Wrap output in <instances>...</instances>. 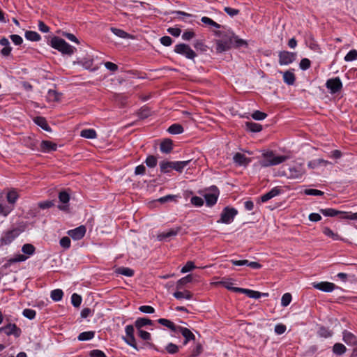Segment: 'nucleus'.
<instances>
[{
	"mask_svg": "<svg viewBox=\"0 0 357 357\" xmlns=\"http://www.w3.org/2000/svg\"><path fill=\"white\" fill-rule=\"evenodd\" d=\"M320 212L325 216L333 217L337 215L342 216V213L343 211H337L333 208H326L320 209Z\"/></svg>",
	"mask_w": 357,
	"mask_h": 357,
	"instance_id": "nucleus-33",
	"label": "nucleus"
},
{
	"mask_svg": "<svg viewBox=\"0 0 357 357\" xmlns=\"http://www.w3.org/2000/svg\"><path fill=\"white\" fill-rule=\"evenodd\" d=\"M71 301H72V304L75 306V307H79L81 304V302H82V297L77 294H73L71 296Z\"/></svg>",
	"mask_w": 357,
	"mask_h": 357,
	"instance_id": "nucleus-57",
	"label": "nucleus"
},
{
	"mask_svg": "<svg viewBox=\"0 0 357 357\" xmlns=\"http://www.w3.org/2000/svg\"><path fill=\"white\" fill-rule=\"evenodd\" d=\"M232 47V41L231 36L224 38L222 40H218L216 41V52L222 53L229 50Z\"/></svg>",
	"mask_w": 357,
	"mask_h": 357,
	"instance_id": "nucleus-8",
	"label": "nucleus"
},
{
	"mask_svg": "<svg viewBox=\"0 0 357 357\" xmlns=\"http://www.w3.org/2000/svg\"><path fill=\"white\" fill-rule=\"evenodd\" d=\"M16 236L15 230L8 231L1 237V241L5 245L10 244L15 238Z\"/></svg>",
	"mask_w": 357,
	"mask_h": 357,
	"instance_id": "nucleus-22",
	"label": "nucleus"
},
{
	"mask_svg": "<svg viewBox=\"0 0 357 357\" xmlns=\"http://www.w3.org/2000/svg\"><path fill=\"white\" fill-rule=\"evenodd\" d=\"M263 159L259 162L264 167L279 165L287 160L284 155H275L273 151H267L262 154Z\"/></svg>",
	"mask_w": 357,
	"mask_h": 357,
	"instance_id": "nucleus-1",
	"label": "nucleus"
},
{
	"mask_svg": "<svg viewBox=\"0 0 357 357\" xmlns=\"http://www.w3.org/2000/svg\"><path fill=\"white\" fill-rule=\"evenodd\" d=\"M36 314V311L32 309H24L22 312V314L29 319H34Z\"/></svg>",
	"mask_w": 357,
	"mask_h": 357,
	"instance_id": "nucleus-59",
	"label": "nucleus"
},
{
	"mask_svg": "<svg viewBox=\"0 0 357 357\" xmlns=\"http://www.w3.org/2000/svg\"><path fill=\"white\" fill-rule=\"evenodd\" d=\"M314 288L324 292H331L335 289V284L329 282H321L312 283Z\"/></svg>",
	"mask_w": 357,
	"mask_h": 357,
	"instance_id": "nucleus-12",
	"label": "nucleus"
},
{
	"mask_svg": "<svg viewBox=\"0 0 357 357\" xmlns=\"http://www.w3.org/2000/svg\"><path fill=\"white\" fill-rule=\"evenodd\" d=\"M177 331L185 337L184 344H186L190 340H194L195 338V335L187 328L178 326Z\"/></svg>",
	"mask_w": 357,
	"mask_h": 357,
	"instance_id": "nucleus-16",
	"label": "nucleus"
},
{
	"mask_svg": "<svg viewBox=\"0 0 357 357\" xmlns=\"http://www.w3.org/2000/svg\"><path fill=\"white\" fill-rule=\"evenodd\" d=\"M146 165L149 167H154L157 165V158L153 155H149L145 161Z\"/></svg>",
	"mask_w": 357,
	"mask_h": 357,
	"instance_id": "nucleus-55",
	"label": "nucleus"
},
{
	"mask_svg": "<svg viewBox=\"0 0 357 357\" xmlns=\"http://www.w3.org/2000/svg\"><path fill=\"white\" fill-rule=\"evenodd\" d=\"M158 323L161 325L167 327L172 331H176L178 329V326H176L175 324L169 319L161 318L158 320Z\"/></svg>",
	"mask_w": 357,
	"mask_h": 357,
	"instance_id": "nucleus-25",
	"label": "nucleus"
},
{
	"mask_svg": "<svg viewBox=\"0 0 357 357\" xmlns=\"http://www.w3.org/2000/svg\"><path fill=\"white\" fill-rule=\"evenodd\" d=\"M281 193V190L277 187L273 188L271 190L264 194L261 197V200L262 202H266L268 200L273 198L274 197L280 195Z\"/></svg>",
	"mask_w": 357,
	"mask_h": 357,
	"instance_id": "nucleus-19",
	"label": "nucleus"
},
{
	"mask_svg": "<svg viewBox=\"0 0 357 357\" xmlns=\"http://www.w3.org/2000/svg\"><path fill=\"white\" fill-rule=\"evenodd\" d=\"M192 280V278L191 275H188L187 276L182 278L181 279L178 280V282H176V289H181L182 287L190 282Z\"/></svg>",
	"mask_w": 357,
	"mask_h": 357,
	"instance_id": "nucleus-42",
	"label": "nucleus"
},
{
	"mask_svg": "<svg viewBox=\"0 0 357 357\" xmlns=\"http://www.w3.org/2000/svg\"><path fill=\"white\" fill-rule=\"evenodd\" d=\"M231 40L232 41V47H239L241 46H248V43L245 40L238 38V36L233 35L231 36Z\"/></svg>",
	"mask_w": 357,
	"mask_h": 357,
	"instance_id": "nucleus-30",
	"label": "nucleus"
},
{
	"mask_svg": "<svg viewBox=\"0 0 357 357\" xmlns=\"http://www.w3.org/2000/svg\"><path fill=\"white\" fill-rule=\"evenodd\" d=\"M174 52L178 54L185 56L188 59H193L196 57V53L191 49V47L186 44L180 43L174 47Z\"/></svg>",
	"mask_w": 357,
	"mask_h": 357,
	"instance_id": "nucleus-3",
	"label": "nucleus"
},
{
	"mask_svg": "<svg viewBox=\"0 0 357 357\" xmlns=\"http://www.w3.org/2000/svg\"><path fill=\"white\" fill-rule=\"evenodd\" d=\"M234 292H241L245 294H246L250 298H259L261 296H267L268 293H261L259 291L250 290L248 289H243V288H236L234 289Z\"/></svg>",
	"mask_w": 357,
	"mask_h": 357,
	"instance_id": "nucleus-13",
	"label": "nucleus"
},
{
	"mask_svg": "<svg viewBox=\"0 0 357 357\" xmlns=\"http://www.w3.org/2000/svg\"><path fill=\"white\" fill-rule=\"evenodd\" d=\"M160 149L162 153H170L172 150V141L169 139H165L161 142Z\"/></svg>",
	"mask_w": 357,
	"mask_h": 357,
	"instance_id": "nucleus-24",
	"label": "nucleus"
},
{
	"mask_svg": "<svg viewBox=\"0 0 357 357\" xmlns=\"http://www.w3.org/2000/svg\"><path fill=\"white\" fill-rule=\"evenodd\" d=\"M40 148L43 152H50L56 151L57 145L52 142L44 140L41 142Z\"/></svg>",
	"mask_w": 357,
	"mask_h": 357,
	"instance_id": "nucleus-21",
	"label": "nucleus"
},
{
	"mask_svg": "<svg viewBox=\"0 0 357 357\" xmlns=\"http://www.w3.org/2000/svg\"><path fill=\"white\" fill-rule=\"evenodd\" d=\"M60 245L62 248L68 249L70 247V239L68 236H64L60 240Z\"/></svg>",
	"mask_w": 357,
	"mask_h": 357,
	"instance_id": "nucleus-62",
	"label": "nucleus"
},
{
	"mask_svg": "<svg viewBox=\"0 0 357 357\" xmlns=\"http://www.w3.org/2000/svg\"><path fill=\"white\" fill-rule=\"evenodd\" d=\"M194 47L196 50L201 52H206L207 50V46L201 40H197L194 43Z\"/></svg>",
	"mask_w": 357,
	"mask_h": 357,
	"instance_id": "nucleus-50",
	"label": "nucleus"
},
{
	"mask_svg": "<svg viewBox=\"0 0 357 357\" xmlns=\"http://www.w3.org/2000/svg\"><path fill=\"white\" fill-rule=\"evenodd\" d=\"M190 162V160L174 162L173 169L181 172Z\"/></svg>",
	"mask_w": 357,
	"mask_h": 357,
	"instance_id": "nucleus-39",
	"label": "nucleus"
},
{
	"mask_svg": "<svg viewBox=\"0 0 357 357\" xmlns=\"http://www.w3.org/2000/svg\"><path fill=\"white\" fill-rule=\"evenodd\" d=\"M267 116V114L264 112H262L261 111H259V110H257V111H255L252 114V117L255 119V120H258V121H261V120H263Z\"/></svg>",
	"mask_w": 357,
	"mask_h": 357,
	"instance_id": "nucleus-53",
	"label": "nucleus"
},
{
	"mask_svg": "<svg viewBox=\"0 0 357 357\" xmlns=\"http://www.w3.org/2000/svg\"><path fill=\"white\" fill-rule=\"evenodd\" d=\"M115 273L127 277H132L134 275V271L128 267H119L115 270Z\"/></svg>",
	"mask_w": 357,
	"mask_h": 357,
	"instance_id": "nucleus-27",
	"label": "nucleus"
},
{
	"mask_svg": "<svg viewBox=\"0 0 357 357\" xmlns=\"http://www.w3.org/2000/svg\"><path fill=\"white\" fill-rule=\"evenodd\" d=\"M126 336L123 337V340L130 347L136 351H139L137 345L136 339L134 335V326L132 325H128L125 328Z\"/></svg>",
	"mask_w": 357,
	"mask_h": 357,
	"instance_id": "nucleus-4",
	"label": "nucleus"
},
{
	"mask_svg": "<svg viewBox=\"0 0 357 357\" xmlns=\"http://www.w3.org/2000/svg\"><path fill=\"white\" fill-rule=\"evenodd\" d=\"M95 333L93 331H87L81 333L78 336V340L80 341H85L93 338Z\"/></svg>",
	"mask_w": 357,
	"mask_h": 357,
	"instance_id": "nucleus-43",
	"label": "nucleus"
},
{
	"mask_svg": "<svg viewBox=\"0 0 357 357\" xmlns=\"http://www.w3.org/2000/svg\"><path fill=\"white\" fill-rule=\"evenodd\" d=\"M36 250L35 247L30 243L24 244L22 248V251L24 255H27L29 256L34 254Z\"/></svg>",
	"mask_w": 357,
	"mask_h": 357,
	"instance_id": "nucleus-40",
	"label": "nucleus"
},
{
	"mask_svg": "<svg viewBox=\"0 0 357 357\" xmlns=\"http://www.w3.org/2000/svg\"><path fill=\"white\" fill-rule=\"evenodd\" d=\"M326 88L330 91L331 93H336L342 88V83L339 77L329 79L326 83Z\"/></svg>",
	"mask_w": 357,
	"mask_h": 357,
	"instance_id": "nucleus-7",
	"label": "nucleus"
},
{
	"mask_svg": "<svg viewBox=\"0 0 357 357\" xmlns=\"http://www.w3.org/2000/svg\"><path fill=\"white\" fill-rule=\"evenodd\" d=\"M61 95L54 90H49L46 96L48 102H57L60 100Z\"/></svg>",
	"mask_w": 357,
	"mask_h": 357,
	"instance_id": "nucleus-26",
	"label": "nucleus"
},
{
	"mask_svg": "<svg viewBox=\"0 0 357 357\" xmlns=\"http://www.w3.org/2000/svg\"><path fill=\"white\" fill-rule=\"evenodd\" d=\"M328 165H331V162L328 160L319 158L309 161L307 163V167L310 169H316L319 166H327Z\"/></svg>",
	"mask_w": 357,
	"mask_h": 357,
	"instance_id": "nucleus-20",
	"label": "nucleus"
},
{
	"mask_svg": "<svg viewBox=\"0 0 357 357\" xmlns=\"http://www.w3.org/2000/svg\"><path fill=\"white\" fill-rule=\"evenodd\" d=\"M59 201L63 204H68L70 200V195L65 191L60 192L59 194Z\"/></svg>",
	"mask_w": 357,
	"mask_h": 357,
	"instance_id": "nucleus-54",
	"label": "nucleus"
},
{
	"mask_svg": "<svg viewBox=\"0 0 357 357\" xmlns=\"http://www.w3.org/2000/svg\"><path fill=\"white\" fill-rule=\"evenodd\" d=\"M304 192L307 195H313V196H321L324 195V192L317 190V189H306V190H305Z\"/></svg>",
	"mask_w": 357,
	"mask_h": 357,
	"instance_id": "nucleus-58",
	"label": "nucleus"
},
{
	"mask_svg": "<svg viewBox=\"0 0 357 357\" xmlns=\"http://www.w3.org/2000/svg\"><path fill=\"white\" fill-rule=\"evenodd\" d=\"M20 195L15 189L9 190L6 195L7 202L12 205H14L18 199Z\"/></svg>",
	"mask_w": 357,
	"mask_h": 357,
	"instance_id": "nucleus-23",
	"label": "nucleus"
},
{
	"mask_svg": "<svg viewBox=\"0 0 357 357\" xmlns=\"http://www.w3.org/2000/svg\"><path fill=\"white\" fill-rule=\"evenodd\" d=\"M174 162L162 161L160 162V171L163 173H167L173 169Z\"/></svg>",
	"mask_w": 357,
	"mask_h": 357,
	"instance_id": "nucleus-32",
	"label": "nucleus"
},
{
	"mask_svg": "<svg viewBox=\"0 0 357 357\" xmlns=\"http://www.w3.org/2000/svg\"><path fill=\"white\" fill-rule=\"evenodd\" d=\"M4 332L7 335H13L18 337L21 335V329L18 328L15 324H8L5 326L0 328V333Z\"/></svg>",
	"mask_w": 357,
	"mask_h": 357,
	"instance_id": "nucleus-10",
	"label": "nucleus"
},
{
	"mask_svg": "<svg viewBox=\"0 0 357 357\" xmlns=\"http://www.w3.org/2000/svg\"><path fill=\"white\" fill-rule=\"evenodd\" d=\"M357 59V50H352L349 51L344 56V60L347 62Z\"/></svg>",
	"mask_w": 357,
	"mask_h": 357,
	"instance_id": "nucleus-47",
	"label": "nucleus"
},
{
	"mask_svg": "<svg viewBox=\"0 0 357 357\" xmlns=\"http://www.w3.org/2000/svg\"><path fill=\"white\" fill-rule=\"evenodd\" d=\"M343 340L344 342L349 345L357 344V337L351 332L344 331L343 332Z\"/></svg>",
	"mask_w": 357,
	"mask_h": 357,
	"instance_id": "nucleus-18",
	"label": "nucleus"
},
{
	"mask_svg": "<svg viewBox=\"0 0 357 357\" xmlns=\"http://www.w3.org/2000/svg\"><path fill=\"white\" fill-rule=\"evenodd\" d=\"M323 233L331 238H332L333 240H340V237L337 234H335L330 228L328 227H324L323 229Z\"/></svg>",
	"mask_w": 357,
	"mask_h": 357,
	"instance_id": "nucleus-46",
	"label": "nucleus"
},
{
	"mask_svg": "<svg viewBox=\"0 0 357 357\" xmlns=\"http://www.w3.org/2000/svg\"><path fill=\"white\" fill-rule=\"evenodd\" d=\"M78 63L81 64L84 68L90 69L93 66L92 59H84L82 61H79Z\"/></svg>",
	"mask_w": 357,
	"mask_h": 357,
	"instance_id": "nucleus-60",
	"label": "nucleus"
},
{
	"mask_svg": "<svg viewBox=\"0 0 357 357\" xmlns=\"http://www.w3.org/2000/svg\"><path fill=\"white\" fill-rule=\"evenodd\" d=\"M305 174V169L303 168L302 165H299L298 166H294L289 169L288 178L292 179H301Z\"/></svg>",
	"mask_w": 357,
	"mask_h": 357,
	"instance_id": "nucleus-9",
	"label": "nucleus"
},
{
	"mask_svg": "<svg viewBox=\"0 0 357 357\" xmlns=\"http://www.w3.org/2000/svg\"><path fill=\"white\" fill-rule=\"evenodd\" d=\"M291 294L289 293H286L284 294L282 296V299H281V305L283 306V307H287V305H289V303H291Z\"/></svg>",
	"mask_w": 357,
	"mask_h": 357,
	"instance_id": "nucleus-49",
	"label": "nucleus"
},
{
	"mask_svg": "<svg viewBox=\"0 0 357 357\" xmlns=\"http://www.w3.org/2000/svg\"><path fill=\"white\" fill-rule=\"evenodd\" d=\"M86 231V227L82 225L74 229L68 231V234L74 240H79L84 236Z\"/></svg>",
	"mask_w": 357,
	"mask_h": 357,
	"instance_id": "nucleus-15",
	"label": "nucleus"
},
{
	"mask_svg": "<svg viewBox=\"0 0 357 357\" xmlns=\"http://www.w3.org/2000/svg\"><path fill=\"white\" fill-rule=\"evenodd\" d=\"M33 121L38 126L41 127L45 130H47V131L50 130V128L49 127V126L47 123V121L44 117L37 116L34 119Z\"/></svg>",
	"mask_w": 357,
	"mask_h": 357,
	"instance_id": "nucleus-29",
	"label": "nucleus"
},
{
	"mask_svg": "<svg viewBox=\"0 0 357 357\" xmlns=\"http://www.w3.org/2000/svg\"><path fill=\"white\" fill-rule=\"evenodd\" d=\"M347 351L346 347L341 343H335L333 347V351L336 355H342Z\"/></svg>",
	"mask_w": 357,
	"mask_h": 357,
	"instance_id": "nucleus-34",
	"label": "nucleus"
},
{
	"mask_svg": "<svg viewBox=\"0 0 357 357\" xmlns=\"http://www.w3.org/2000/svg\"><path fill=\"white\" fill-rule=\"evenodd\" d=\"M310 63L311 62L308 59L304 58L301 59L299 66L302 70H305L310 67Z\"/></svg>",
	"mask_w": 357,
	"mask_h": 357,
	"instance_id": "nucleus-63",
	"label": "nucleus"
},
{
	"mask_svg": "<svg viewBox=\"0 0 357 357\" xmlns=\"http://www.w3.org/2000/svg\"><path fill=\"white\" fill-rule=\"evenodd\" d=\"M82 137L86 139H95L97 136L96 131L93 129H84L80 132Z\"/></svg>",
	"mask_w": 357,
	"mask_h": 357,
	"instance_id": "nucleus-36",
	"label": "nucleus"
},
{
	"mask_svg": "<svg viewBox=\"0 0 357 357\" xmlns=\"http://www.w3.org/2000/svg\"><path fill=\"white\" fill-rule=\"evenodd\" d=\"M218 195L219 191L216 187L213 188L212 192L206 193L204 195V198L207 205H214L217 202Z\"/></svg>",
	"mask_w": 357,
	"mask_h": 357,
	"instance_id": "nucleus-14",
	"label": "nucleus"
},
{
	"mask_svg": "<svg viewBox=\"0 0 357 357\" xmlns=\"http://www.w3.org/2000/svg\"><path fill=\"white\" fill-rule=\"evenodd\" d=\"M51 46L61 52L62 54L71 55L75 52V48L67 43L63 39L54 37L50 42Z\"/></svg>",
	"mask_w": 357,
	"mask_h": 357,
	"instance_id": "nucleus-2",
	"label": "nucleus"
},
{
	"mask_svg": "<svg viewBox=\"0 0 357 357\" xmlns=\"http://www.w3.org/2000/svg\"><path fill=\"white\" fill-rule=\"evenodd\" d=\"M165 349L167 353L174 354L178 351V347L175 344L169 343L167 345Z\"/></svg>",
	"mask_w": 357,
	"mask_h": 357,
	"instance_id": "nucleus-56",
	"label": "nucleus"
},
{
	"mask_svg": "<svg viewBox=\"0 0 357 357\" xmlns=\"http://www.w3.org/2000/svg\"><path fill=\"white\" fill-rule=\"evenodd\" d=\"M181 230L180 227L170 229L167 231H162L157 235V239L160 241H169L175 237Z\"/></svg>",
	"mask_w": 357,
	"mask_h": 357,
	"instance_id": "nucleus-6",
	"label": "nucleus"
},
{
	"mask_svg": "<svg viewBox=\"0 0 357 357\" xmlns=\"http://www.w3.org/2000/svg\"><path fill=\"white\" fill-rule=\"evenodd\" d=\"M201 21L206 24L214 26L217 29H219L220 27V25L218 24L217 22H214L213 20L208 17H202L201 19Z\"/></svg>",
	"mask_w": 357,
	"mask_h": 357,
	"instance_id": "nucleus-48",
	"label": "nucleus"
},
{
	"mask_svg": "<svg viewBox=\"0 0 357 357\" xmlns=\"http://www.w3.org/2000/svg\"><path fill=\"white\" fill-rule=\"evenodd\" d=\"M218 284L222 285L227 288V289L232 290L234 291V289L236 287H233V283L230 281V280H223L217 283Z\"/></svg>",
	"mask_w": 357,
	"mask_h": 357,
	"instance_id": "nucleus-52",
	"label": "nucleus"
},
{
	"mask_svg": "<svg viewBox=\"0 0 357 357\" xmlns=\"http://www.w3.org/2000/svg\"><path fill=\"white\" fill-rule=\"evenodd\" d=\"M234 162L238 165L246 166L250 162V159L247 158L245 155L241 153H236L233 157Z\"/></svg>",
	"mask_w": 357,
	"mask_h": 357,
	"instance_id": "nucleus-17",
	"label": "nucleus"
},
{
	"mask_svg": "<svg viewBox=\"0 0 357 357\" xmlns=\"http://www.w3.org/2000/svg\"><path fill=\"white\" fill-rule=\"evenodd\" d=\"M90 357H107L103 351L99 349H94L90 351Z\"/></svg>",
	"mask_w": 357,
	"mask_h": 357,
	"instance_id": "nucleus-64",
	"label": "nucleus"
},
{
	"mask_svg": "<svg viewBox=\"0 0 357 357\" xmlns=\"http://www.w3.org/2000/svg\"><path fill=\"white\" fill-rule=\"evenodd\" d=\"M167 131L172 135L181 134L183 132V128L181 125L175 123L169 126Z\"/></svg>",
	"mask_w": 357,
	"mask_h": 357,
	"instance_id": "nucleus-38",
	"label": "nucleus"
},
{
	"mask_svg": "<svg viewBox=\"0 0 357 357\" xmlns=\"http://www.w3.org/2000/svg\"><path fill=\"white\" fill-rule=\"evenodd\" d=\"M174 296L177 299L185 298L190 300L192 297V294L190 291L185 290L183 291H176L174 293Z\"/></svg>",
	"mask_w": 357,
	"mask_h": 357,
	"instance_id": "nucleus-31",
	"label": "nucleus"
},
{
	"mask_svg": "<svg viewBox=\"0 0 357 357\" xmlns=\"http://www.w3.org/2000/svg\"><path fill=\"white\" fill-rule=\"evenodd\" d=\"M296 54L292 52L282 51L279 53V63L280 65H288L295 60Z\"/></svg>",
	"mask_w": 357,
	"mask_h": 357,
	"instance_id": "nucleus-11",
	"label": "nucleus"
},
{
	"mask_svg": "<svg viewBox=\"0 0 357 357\" xmlns=\"http://www.w3.org/2000/svg\"><path fill=\"white\" fill-rule=\"evenodd\" d=\"M283 79L288 85H292L295 82V75L292 72L287 70L283 73Z\"/></svg>",
	"mask_w": 357,
	"mask_h": 357,
	"instance_id": "nucleus-28",
	"label": "nucleus"
},
{
	"mask_svg": "<svg viewBox=\"0 0 357 357\" xmlns=\"http://www.w3.org/2000/svg\"><path fill=\"white\" fill-rule=\"evenodd\" d=\"M245 126L248 130L254 132H260L262 130L261 125L254 122H247Z\"/></svg>",
	"mask_w": 357,
	"mask_h": 357,
	"instance_id": "nucleus-37",
	"label": "nucleus"
},
{
	"mask_svg": "<svg viewBox=\"0 0 357 357\" xmlns=\"http://www.w3.org/2000/svg\"><path fill=\"white\" fill-rule=\"evenodd\" d=\"M238 211L234 208L225 207L221 213L220 219L218 222L229 224L231 223L234 217L237 215Z\"/></svg>",
	"mask_w": 357,
	"mask_h": 357,
	"instance_id": "nucleus-5",
	"label": "nucleus"
},
{
	"mask_svg": "<svg viewBox=\"0 0 357 357\" xmlns=\"http://www.w3.org/2000/svg\"><path fill=\"white\" fill-rule=\"evenodd\" d=\"M318 334L320 337L327 338L332 336L333 332L331 331H329L328 328L321 326L319 328L318 331Z\"/></svg>",
	"mask_w": 357,
	"mask_h": 357,
	"instance_id": "nucleus-45",
	"label": "nucleus"
},
{
	"mask_svg": "<svg viewBox=\"0 0 357 357\" xmlns=\"http://www.w3.org/2000/svg\"><path fill=\"white\" fill-rule=\"evenodd\" d=\"M13 207L3 206L1 204H0V215L6 217L13 211Z\"/></svg>",
	"mask_w": 357,
	"mask_h": 357,
	"instance_id": "nucleus-51",
	"label": "nucleus"
},
{
	"mask_svg": "<svg viewBox=\"0 0 357 357\" xmlns=\"http://www.w3.org/2000/svg\"><path fill=\"white\" fill-rule=\"evenodd\" d=\"M342 219H349V220H357V213H349V212H342V216H340Z\"/></svg>",
	"mask_w": 357,
	"mask_h": 357,
	"instance_id": "nucleus-61",
	"label": "nucleus"
},
{
	"mask_svg": "<svg viewBox=\"0 0 357 357\" xmlns=\"http://www.w3.org/2000/svg\"><path fill=\"white\" fill-rule=\"evenodd\" d=\"M25 38L31 41H38L40 39V36L36 31H27L25 33Z\"/></svg>",
	"mask_w": 357,
	"mask_h": 357,
	"instance_id": "nucleus-41",
	"label": "nucleus"
},
{
	"mask_svg": "<svg viewBox=\"0 0 357 357\" xmlns=\"http://www.w3.org/2000/svg\"><path fill=\"white\" fill-rule=\"evenodd\" d=\"M63 293L61 289H57L52 291L51 298L54 301H59L62 299Z\"/></svg>",
	"mask_w": 357,
	"mask_h": 357,
	"instance_id": "nucleus-44",
	"label": "nucleus"
},
{
	"mask_svg": "<svg viewBox=\"0 0 357 357\" xmlns=\"http://www.w3.org/2000/svg\"><path fill=\"white\" fill-rule=\"evenodd\" d=\"M112 32L115 34L116 36L121 38H132V36L128 33L127 32L124 31L122 29L111 27Z\"/></svg>",
	"mask_w": 357,
	"mask_h": 357,
	"instance_id": "nucleus-35",
	"label": "nucleus"
}]
</instances>
